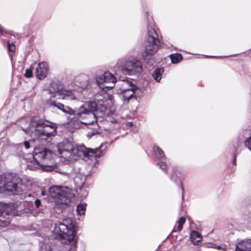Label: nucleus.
<instances>
[{"instance_id":"obj_1","label":"nucleus","mask_w":251,"mask_h":251,"mask_svg":"<svg viewBox=\"0 0 251 251\" xmlns=\"http://www.w3.org/2000/svg\"><path fill=\"white\" fill-rule=\"evenodd\" d=\"M103 147L101 144L99 147L93 150L83 145L75 146L72 142L65 140L59 144L58 151L61 157L65 160H76L81 156L90 160H95L103 155Z\"/></svg>"},{"instance_id":"obj_2","label":"nucleus","mask_w":251,"mask_h":251,"mask_svg":"<svg viewBox=\"0 0 251 251\" xmlns=\"http://www.w3.org/2000/svg\"><path fill=\"white\" fill-rule=\"evenodd\" d=\"M106 100L105 97L97 94L95 96L94 101H89L84 104L79 109L76 116L78 119H83L85 116L93 119L90 122H82L83 124L86 125H93L97 123L95 112L100 109V111L104 115L108 114V109L106 105Z\"/></svg>"},{"instance_id":"obj_3","label":"nucleus","mask_w":251,"mask_h":251,"mask_svg":"<svg viewBox=\"0 0 251 251\" xmlns=\"http://www.w3.org/2000/svg\"><path fill=\"white\" fill-rule=\"evenodd\" d=\"M57 126L56 124L47 120L40 119L37 121L32 120L29 127L26 129L23 128L25 132L28 133L32 130L35 131V135L41 140H47L48 138L56 135Z\"/></svg>"},{"instance_id":"obj_4","label":"nucleus","mask_w":251,"mask_h":251,"mask_svg":"<svg viewBox=\"0 0 251 251\" xmlns=\"http://www.w3.org/2000/svg\"><path fill=\"white\" fill-rule=\"evenodd\" d=\"M56 238L66 240L65 243H70L75 240L76 233V227L71 219H64L56 223L54 226Z\"/></svg>"},{"instance_id":"obj_5","label":"nucleus","mask_w":251,"mask_h":251,"mask_svg":"<svg viewBox=\"0 0 251 251\" xmlns=\"http://www.w3.org/2000/svg\"><path fill=\"white\" fill-rule=\"evenodd\" d=\"M23 191L22 180L18 175L13 174L0 175V193L9 191L14 194L19 195Z\"/></svg>"},{"instance_id":"obj_6","label":"nucleus","mask_w":251,"mask_h":251,"mask_svg":"<svg viewBox=\"0 0 251 251\" xmlns=\"http://www.w3.org/2000/svg\"><path fill=\"white\" fill-rule=\"evenodd\" d=\"M147 36L145 41L146 56L153 55L159 49L160 41L154 28V23L152 17H148Z\"/></svg>"},{"instance_id":"obj_7","label":"nucleus","mask_w":251,"mask_h":251,"mask_svg":"<svg viewBox=\"0 0 251 251\" xmlns=\"http://www.w3.org/2000/svg\"><path fill=\"white\" fill-rule=\"evenodd\" d=\"M116 66L123 74L129 75L139 74L142 71L141 62L133 58L120 59Z\"/></svg>"},{"instance_id":"obj_8","label":"nucleus","mask_w":251,"mask_h":251,"mask_svg":"<svg viewBox=\"0 0 251 251\" xmlns=\"http://www.w3.org/2000/svg\"><path fill=\"white\" fill-rule=\"evenodd\" d=\"M68 187L61 185H53L49 189L50 197L56 203L67 205L71 201L72 195Z\"/></svg>"},{"instance_id":"obj_9","label":"nucleus","mask_w":251,"mask_h":251,"mask_svg":"<svg viewBox=\"0 0 251 251\" xmlns=\"http://www.w3.org/2000/svg\"><path fill=\"white\" fill-rule=\"evenodd\" d=\"M96 82L104 91H107L112 88L117 82L115 76L109 72H105L104 74L96 78Z\"/></svg>"},{"instance_id":"obj_10","label":"nucleus","mask_w":251,"mask_h":251,"mask_svg":"<svg viewBox=\"0 0 251 251\" xmlns=\"http://www.w3.org/2000/svg\"><path fill=\"white\" fill-rule=\"evenodd\" d=\"M54 154L52 151L43 146L35 147L34 148L32 157L34 159L39 160L42 164L48 161H51Z\"/></svg>"},{"instance_id":"obj_11","label":"nucleus","mask_w":251,"mask_h":251,"mask_svg":"<svg viewBox=\"0 0 251 251\" xmlns=\"http://www.w3.org/2000/svg\"><path fill=\"white\" fill-rule=\"evenodd\" d=\"M27 168L31 170H35L41 168L44 171L50 172L54 170L56 168L55 164H51V165L42 164L39 160L34 159L33 157L32 160L27 161Z\"/></svg>"},{"instance_id":"obj_12","label":"nucleus","mask_w":251,"mask_h":251,"mask_svg":"<svg viewBox=\"0 0 251 251\" xmlns=\"http://www.w3.org/2000/svg\"><path fill=\"white\" fill-rule=\"evenodd\" d=\"M49 68L47 63L45 62H42L38 64L36 69L35 75L38 79L42 80L47 76Z\"/></svg>"},{"instance_id":"obj_13","label":"nucleus","mask_w":251,"mask_h":251,"mask_svg":"<svg viewBox=\"0 0 251 251\" xmlns=\"http://www.w3.org/2000/svg\"><path fill=\"white\" fill-rule=\"evenodd\" d=\"M47 105L50 107H56L63 112L70 115H74L75 110L68 106H65L63 104L60 102H56L55 101L50 99L47 102Z\"/></svg>"},{"instance_id":"obj_14","label":"nucleus","mask_w":251,"mask_h":251,"mask_svg":"<svg viewBox=\"0 0 251 251\" xmlns=\"http://www.w3.org/2000/svg\"><path fill=\"white\" fill-rule=\"evenodd\" d=\"M52 92L55 94V96L58 95L59 98L62 99L73 100L75 99V95L71 90L63 89L60 90L59 88H57L54 89Z\"/></svg>"},{"instance_id":"obj_15","label":"nucleus","mask_w":251,"mask_h":251,"mask_svg":"<svg viewBox=\"0 0 251 251\" xmlns=\"http://www.w3.org/2000/svg\"><path fill=\"white\" fill-rule=\"evenodd\" d=\"M235 251H251V240H243L237 243Z\"/></svg>"},{"instance_id":"obj_16","label":"nucleus","mask_w":251,"mask_h":251,"mask_svg":"<svg viewBox=\"0 0 251 251\" xmlns=\"http://www.w3.org/2000/svg\"><path fill=\"white\" fill-rule=\"evenodd\" d=\"M118 82L120 86V92H125V91H128L130 88H132V89H136L137 88L136 86L132 83L131 79L128 78L125 80H119Z\"/></svg>"},{"instance_id":"obj_17","label":"nucleus","mask_w":251,"mask_h":251,"mask_svg":"<svg viewBox=\"0 0 251 251\" xmlns=\"http://www.w3.org/2000/svg\"><path fill=\"white\" fill-rule=\"evenodd\" d=\"M135 90V89L130 88L128 91H125V92H119V96L124 103H128L130 100L135 97L134 96Z\"/></svg>"},{"instance_id":"obj_18","label":"nucleus","mask_w":251,"mask_h":251,"mask_svg":"<svg viewBox=\"0 0 251 251\" xmlns=\"http://www.w3.org/2000/svg\"><path fill=\"white\" fill-rule=\"evenodd\" d=\"M153 151L158 159H166V156L163 151L158 146L153 147Z\"/></svg>"},{"instance_id":"obj_19","label":"nucleus","mask_w":251,"mask_h":251,"mask_svg":"<svg viewBox=\"0 0 251 251\" xmlns=\"http://www.w3.org/2000/svg\"><path fill=\"white\" fill-rule=\"evenodd\" d=\"M164 69L163 68H157L152 74V76L155 81L159 82L162 78V75Z\"/></svg>"},{"instance_id":"obj_20","label":"nucleus","mask_w":251,"mask_h":251,"mask_svg":"<svg viewBox=\"0 0 251 251\" xmlns=\"http://www.w3.org/2000/svg\"><path fill=\"white\" fill-rule=\"evenodd\" d=\"M186 219L184 217H181L178 221H177V223L178 224V226L176 228L175 227L172 230V232H179L182 229L183 225L185 223Z\"/></svg>"},{"instance_id":"obj_21","label":"nucleus","mask_w":251,"mask_h":251,"mask_svg":"<svg viewBox=\"0 0 251 251\" xmlns=\"http://www.w3.org/2000/svg\"><path fill=\"white\" fill-rule=\"evenodd\" d=\"M86 204L84 202L80 203L76 206V212L79 215H84L86 208Z\"/></svg>"},{"instance_id":"obj_22","label":"nucleus","mask_w":251,"mask_h":251,"mask_svg":"<svg viewBox=\"0 0 251 251\" xmlns=\"http://www.w3.org/2000/svg\"><path fill=\"white\" fill-rule=\"evenodd\" d=\"M190 238L193 243L199 242L201 240L200 234L195 230H193L191 232Z\"/></svg>"},{"instance_id":"obj_23","label":"nucleus","mask_w":251,"mask_h":251,"mask_svg":"<svg viewBox=\"0 0 251 251\" xmlns=\"http://www.w3.org/2000/svg\"><path fill=\"white\" fill-rule=\"evenodd\" d=\"M3 212L0 211V227L7 226L9 224V220L3 216Z\"/></svg>"},{"instance_id":"obj_24","label":"nucleus","mask_w":251,"mask_h":251,"mask_svg":"<svg viewBox=\"0 0 251 251\" xmlns=\"http://www.w3.org/2000/svg\"><path fill=\"white\" fill-rule=\"evenodd\" d=\"M171 61L173 64H176L179 62L182 59V57L179 53H175L170 55Z\"/></svg>"},{"instance_id":"obj_25","label":"nucleus","mask_w":251,"mask_h":251,"mask_svg":"<svg viewBox=\"0 0 251 251\" xmlns=\"http://www.w3.org/2000/svg\"><path fill=\"white\" fill-rule=\"evenodd\" d=\"M160 168L162 169L165 173H167V165L164 161H160L157 163Z\"/></svg>"},{"instance_id":"obj_26","label":"nucleus","mask_w":251,"mask_h":251,"mask_svg":"<svg viewBox=\"0 0 251 251\" xmlns=\"http://www.w3.org/2000/svg\"><path fill=\"white\" fill-rule=\"evenodd\" d=\"M244 144L245 146L251 151V134L250 137L245 140Z\"/></svg>"},{"instance_id":"obj_27","label":"nucleus","mask_w":251,"mask_h":251,"mask_svg":"<svg viewBox=\"0 0 251 251\" xmlns=\"http://www.w3.org/2000/svg\"><path fill=\"white\" fill-rule=\"evenodd\" d=\"M7 49L9 52H14L15 50L14 44L10 43L9 41H7Z\"/></svg>"},{"instance_id":"obj_28","label":"nucleus","mask_w":251,"mask_h":251,"mask_svg":"<svg viewBox=\"0 0 251 251\" xmlns=\"http://www.w3.org/2000/svg\"><path fill=\"white\" fill-rule=\"evenodd\" d=\"M97 134H100L99 131L97 129H93L87 133V137L90 138Z\"/></svg>"},{"instance_id":"obj_29","label":"nucleus","mask_w":251,"mask_h":251,"mask_svg":"<svg viewBox=\"0 0 251 251\" xmlns=\"http://www.w3.org/2000/svg\"><path fill=\"white\" fill-rule=\"evenodd\" d=\"M25 76L26 78H30L32 76V71L31 69H26L25 72Z\"/></svg>"},{"instance_id":"obj_30","label":"nucleus","mask_w":251,"mask_h":251,"mask_svg":"<svg viewBox=\"0 0 251 251\" xmlns=\"http://www.w3.org/2000/svg\"><path fill=\"white\" fill-rule=\"evenodd\" d=\"M4 32L7 34H11V31L4 29L3 27L0 25V36L3 35V33Z\"/></svg>"},{"instance_id":"obj_31","label":"nucleus","mask_w":251,"mask_h":251,"mask_svg":"<svg viewBox=\"0 0 251 251\" xmlns=\"http://www.w3.org/2000/svg\"><path fill=\"white\" fill-rule=\"evenodd\" d=\"M24 146L26 149H28L30 147V143L28 141H25L24 142Z\"/></svg>"},{"instance_id":"obj_32","label":"nucleus","mask_w":251,"mask_h":251,"mask_svg":"<svg viewBox=\"0 0 251 251\" xmlns=\"http://www.w3.org/2000/svg\"><path fill=\"white\" fill-rule=\"evenodd\" d=\"M41 204V201L39 199H37L35 201V205L36 208H38Z\"/></svg>"},{"instance_id":"obj_33","label":"nucleus","mask_w":251,"mask_h":251,"mask_svg":"<svg viewBox=\"0 0 251 251\" xmlns=\"http://www.w3.org/2000/svg\"><path fill=\"white\" fill-rule=\"evenodd\" d=\"M81 120H83V121H81V123H82V124H83V123H82V122H87H87H88H88H90V121H93V119H91V118H88V117H87V116H85V117L84 118V119H81Z\"/></svg>"},{"instance_id":"obj_34","label":"nucleus","mask_w":251,"mask_h":251,"mask_svg":"<svg viewBox=\"0 0 251 251\" xmlns=\"http://www.w3.org/2000/svg\"><path fill=\"white\" fill-rule=\"evenodd\" d=\"M177 176L176 174V172L173 171V174L172 175L171 178V179H172V180H174V181L176 182V177Z\"/></svg>"},{"instance_id":"obj_35","label":"nucleus","mask_w":251,"mask_h":251,"mask_svg":"<svg viewBox=\"0 0 251 251\" xmlns=\"http://www.w3.org/2000/svg\"><path fill=\"white\" fill-rule=\"evenodd\" d=\"M212 247L213 248H215V249H217L218 250H220V249H223V248L220 246H218V245H216L215 244H214Z\"/></svg>"},{"instance_id":"obj_36","label":"nucleus","mask_w":251,"mask_h":251,"mask_svg":"<svg viewBox=\"0 0 251 251\" xmlns=\"http://www.w3.org/2000/svg\"><path fill=\"white\" fill-rule=\"evenodd\" d=\"M133 125L132 122H127V124H126V126H132Z\"/></svg>"},{"instance_id":"obj_37","label":"nucleus","mask_w":251,"mask_h":251,"mask_svg":"<svg viewBox=\"0 0 251 251\" xmlns=\"http://www.w3.org/2000/svg\"><path fill=\"white\" fill-rule=\"evenodd\" d=\"M233 163L235 165H236V155H234V158L233 161Z\"/></svg>"},{"instance_id":"obj_38","label":"nucleus","mask_w":251,"mask_h":251,"mask_svg":"<svg viewBox=\"0 0 251 251\" xmlns=\"http://www.w3.org/2000/svg\"><path fill=\"white\" fill-rule=\"evenodd\" d=\"M179 188H180L181 189L183 190V188H182V185H180L179 186Z\"/></svg>"},{"instance_id":"obj_39","label":"nucleus","mask_w":251,"mask_h":251,"mask_svg":"<svg viewBox=\"0 0 251 251\" xmlns=\"http://www.w3.org/2000/svg\"><path fill=\"white\" fill-rule=\"evenodd\" d=\"M54 83H52V84H51V87H54Z\"/></svg>"},{"instance_id":"obj_40","label":"nucleus","mask_w":251,"mask_h":251,"mask_svg":"<svg viewBox=\"0 0 251 251\" xmlns=\"http://www.w3.org/2000/svg\"><path fill=\"white\" fill-rule=\"evenodd\" d=\"M209 57H215V56H208Z\"/></svg>"},{"instance_id":"obj_41","label":"nucleus","mask_w":251,"mask_h":251,"mask_svg":"<svg viewBox=\"0 0 251 251\" xmlns=\"http://www.w3.org/2000/svg\"><path fill=\"white\" fill-rule=\"evenodd\" d=\"M146 14L147 15V17L149 16L148 12H146Z\"/></svg>"},{"instance_id":"obj_42","label":"nucleus","mask_w":251,"mask_h":251,"mask_svg":"<svg viewBox=\"0 0 251 251\" xmlns=\"http://www.w3.org/2000/svg\"><path fill=\"white\" fill-rule=\"evenodd\" d=\"M85 85V84H83V85H82L81 86H82V87H84Z\"/></svg>"},{"instance_id":"obj_43","label":"nucleus","mask_w":251,"mask_h":251,"mask_svg":"<svg viewBox=\"0 0 251 251\" xmlns=\"http://www.w3.org/2000/svg\"><path fill=\"white\" fill-rule=\"evenodd\" d=\"M116 75H118V73H117V71L116 72Z\"/></svg>"}]
</instances>
